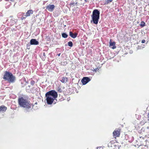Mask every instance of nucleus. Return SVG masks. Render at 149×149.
Instances as JSON below:
<instances>
[{"label":"nucleus","mask_w":149,"mask_h":149,"mask_svg":"<svg viewBox=\"0 0 149 149\" xmlns=\"http://www.w3.org/2000/svg\"><path fill=\"white\" fill-rule=\"evenodd\" d=\"M47 102L48 104H51L53 103L55 104L56 102V98L58 96L57 93L54 90H52L47 92L45 94Z\"/></svg>","instance_id":"1"},{"label":"nucleus","mask_w":149,"mask_h":149,"mask_svg":"<svg viewBox=\"0 0 149 149\" xmlns=\"http://www.w3.org/2000/svg\"><path fill=\"white\" fill-rule=\"evenodd\" d=\"M20 106L25 108L27 111L30 110L31 105L27 100L23 97L19 98L18 100Z\"/></svg>","instance_id":"2"},{"label":"nucleus","mask_w":149,"mask_h":149,"mask_svg":"<svg viewBox=\"0 0 149 149\" xmlns=\"http://www.w3.org/2000/svg\"><path fill=\"white\" fill-rule=\"evenodd\" d=\"M100 11L98 10L97 9L94 10L91 16L92 20L91 21V22H93L95 24H97L100 19Z\"/></svg>","instance_id":"3"},{"label":"nucleus","mask_w":149,"mask_h":149,"mask_svg":"<svg viewBox=\"0 0 149 149\" xmlns=\"http://www.w3.org/2000/svg\"><path fill=\"white\" fill-rule=\"evenodd\" d=\"M3 79L10 82L13 83L15 81V78L11 73L6 72L4 74Z\"/></svg>","instance_id":"4"},{"label":"nucleus","mask_w":149,"mask_h":149,"mask_svg":"<svg viewBox=\"0 0 149 149\" xmlns=\"http://www.w3.org/2000/svg\"><path fill=\"white\" fill-rule=\"evenodd\" d=\"M55 8V6L54 5L49 4L46 6V9L49 11L52 12L53 11Z\"/></svg>","instance_id":"5"},{"label":"nucleus","mask_w":149,"mask_h":149,"mask_svg":"<svg viewBox=\"0 0 149 149\" xmlns=\"http://www.w3.org/2000/svg\"><path fill=\"white\" fill-rule=\"evenodd\" d=\"M90 79L89 78L85 77L83 78L81 80V81L83 85H85L90 81Z\"/></svg>","instance_id":"6"},{"label":"nucleus","mask_w":149,"mask_h":149,"mask_svg":"<svg viewBox=\"0 0 149 149\" xmlns=\"http://www.w3.org/2000/svg\"><path fill=\"white\" fill-rule=\"evenodd\" d=\"M30 44L31 45H38L39 44V42L37 41L36 39H32L30 42Z\"/></svg>","instance_id":"7"},{"label":"nucleus","mask_w":149,"mask_h":149,"mask_svg":"<svg viewBox=\"0 0 149 149\" xmlns=\"http://www.w3.org/2000/svg\"><path fill=\"white\" fill-rule=\"evenodd\" d=\"M120 130L119 129L115 130L113 132V134L114 136H119L120 135Z\"/></svg>","instance_id":"8"},{"label":"nucleus","mask_w":149,"mask_h":149,"mask_svg":"<svg viewBox=\"0 0 149 149\" xmlns=\"http://www.w3.org/2000/svg\"><path fill=\"white\" fill-rule=\"evenodd\" d=\"M33 11L32 10H28L27 12L26 13V14L24 15L26 17H27L30 16L31 15L33 14Z\"/></svg>","instance_id":"9"},{"label":"nucleus","mask_w":149,"mask_h":149,"mask_svg":"<svg viewBox=\"0 0 149 149\" xmlns=\"http://www.w3.org/2000/svg\"><path fill=\"white\" fill-rule=\"evenodd\" d=\"M69 35L72 38H74L77 37V33H73L72 32L70 31L69 32Z\"/></svg>","instance_id":"10"},{"label":"nucleus","mask_w":149,"mask_h":149,"mask_svg":"<svg viewBox=\"0 0 149 149\" xmlns=\"http://www.w3.org/2000/svg\"><path fill=\"white\" fill-rule=\"evenodd\" d=\"M77 0H76L75 1H74V0H72L69 4L70 5V6H74L75 5H77L78 3Z\"/></svg>","instance_id":"11"},{"label":"nucleus","mask_w":149,"mask_h":149,"mask_svg":"<svg viewBox=\"0 0 149 149\" xmlns=\"http://www.w3.org/2000/svg\"><path fill=\"white\" fill-rule=\"evenodd\" d=\"M7 109V107L3 106L0 107V112H4Z\"/></svg>","instance_id":"12"},{"label":"nucleus","mask_w":149,"mask_h":149,"mask_svg":"<svg viewBox=\"0 0 149 149\" xmlns=\"http://www.w3.org/2000/svg\"><path fill=\"white\" fill-rule=\"evenodd\" d=\"M111 40H110L109 42V45L110 46H113V47H116L115 46L116 42H112L111 41Z\"/></svg>","instance_id":"13"},{"label":"nucleus","mask_w":149,"mask_h":149,"mask_svg":"<svg viewBox=\"0 0 149 149\" xmlns=\"http://www.w3.org/2000/svg\"><path fill=\"white\" fill-rule=\"evenodd\" d=\"M67 81V79L66 77H63L61 79V81L63 83H65Z\"/></svg>","instance_id":"14"},{"label":"nucleus","mask_w":149,"mask_h":149,"mask_svg":"<svg viewBox=\"0 0 149 149\" xmlns=\"http://www.w3.org/2000/svg\"><path fill=\"white\" fill-rule=\"evenodd\" d=\"M15 23V21L14 19H11L10 20V24L11 26L13 25Z\"/></svg>","instance_id":"15"},{"label":"nucleus","mask_w":149,"mask_h":149,"mask_svg":"<svg viewBox=\"0 0 149 149\" xmlns=\"http://www.w3.org/2000/svg\"><path fill=\"white\" fill-rule=\"evenodd\" d=\"M61 36L63 38H66L68 36V35L65 33H61Z\"/></svg>","instance_id":"16"},{"label":"nucleus","mask_w":149,"mask_h":149,"mask_svg":"<svg viewBox=\"0 0 149 149\" xmlns=\"http://www.w3.org/2000/svg\"><path fill=\"white\" fill-rule=\"evenodd\" d=\"M140 25L141 27H143L145 26V23L143 21H141Z\"/></svg>","instance_id":"17"},{"label":"nucleus","mask_w":149,"mask_h":149,"mask_svg":"<svg viewBox=\"0 0 149 149\" xmlns=\"http://www.w3.org/2000/svg\"><path fill=\"white\" fill-rule=\"evenodd\" d=\"M68 45L69 46V47H72V45H73V43L71 41H69L68 42Z\"/></svg>","instance_id":"18"},{"label":"nucleus","mask_w":149,"mask_h":149,"mask_svg":"<svg viewBox=\"0 0 149 149\" xmlns=\"http://www.w3.org/2000/svg\"><path fill=\"white\" fill-rule=\"evenodd\" d=\"M113 0H106L105 4H107L109 3L112 2Z\"/></svg>","instance_id":"19"},{"label":"nucleus","mask_w":149,"mask_h":149,"mask_svg":"<svg viewBox=\"0 0 149 149\" xmlns=\"http://www.w3.org/2000/svg\"><path fill=\"white\" fill-rule=\"evenodd\" d=\"M124 48V49L125 50V52H128V50L130 49L128 47H123Z\"/></svg>","instance_id":"20"},{"label":"nucleus","mask_w":149,"mask_h":149,"mask_svg":"<svg viewBox=\"0 0 149 149\" xmlns=\"http://www.w3.org/2000/svg\"><path fill=\"white\" fill-rule=\"evenodd\" d=\"M100 69V68H95V69H94L93 70V71H94L95 72H97V71H98Z\"/></svg>","instance_id":"21"},{"label":"nucleus","mask_w":149,"mask_h":149,"mask_svg":"<svg viewBox=\"0 0 149 149\" xmlns=\"http://www.w3.org/2000/svg\"><path fill=\"white\" fill-rule=\"evenodd\" d=\"M26 17L25 16V17H24V16H23H23H22L21 17V19L22 20H23L24 19H25Z\"/></svg>","instance_id":"22"},{"label":"nucleus","mask_w":149,"mask_h":149,"mask_svg":"<svg viewBox=\"0 0 149 149\" xmlns=\"http://www.w3.org/2000/svg\"><path fill=\"white\" fill-rule=\"evenodd\" d=\"M31 84L33 85L34 84V82L33 81H32L31 82Z\"/></svg>","instance_id":"23"},{"label":"nucleus","mask_w":149,"mask_h":149,"mask_svg":"<svg viewBox=\"0 0 149 149\" xmlns=\"http://www.w3.org/2000/svg\"><path fill=\"white\" fill-rule=\"evenodd\" d=\"M146 41L144 40H143L141 41V42L142 43H144Z\"/></svg>","instance_id":"24"},{"label":"nucleus","mask_w":149,"mask_h":149,"mask_svg":"<svg viewBox=\"0 0 149 149\" xmlns=\"http://www.w3.org/2000/svg\"><path fill=\"white\" fill-rule=\"evenodd\" d=\"M129 53H130V54H132V53H133V51L132 50H130V51H129Z\"/></svg>","instance_id":"25"},{"label":"nucleus","mask_w":149,"mask_h":149,"mask_svg":"<svg viewBox=\"0 0 149 149\" xmlns=\"http://www.w3.org/2000/svg\"><path fill=\"white\" fill-rule=\"evenodd\" d=\"M6 1H10L13 2L14 1V0H6Z\"/></svg>","instance_id":"26"},{"label":"nucleus","mask_w":149,"mask_h":149,"mask_svg":"<svg viewBox=\"0 0 149 149\" xmlns=\"http://www.w3.org/2000/svg\"><path fill=\"white\" fill-rule=\"evenodd\" d=\"M58 91H59V92H61V88H59L58 89Z\"/></svg>","instance_id":"27"},{"label":"nucleus","mask_w":149,"mask_h":149,"mask_svg":"<svg viewBox=\"0 0 149 149\" xmlns=\"http://www.w3.org/2000/svg\"><path fill=\"white\" fill-rule=\"evenodd\" d=\"M101 148V147H97V149H98V148H99V149H100V148Z\"/></svg>","instance_id":"28"},{"label":"nucleus","mask_w":149,"mask_h":149,"mask_svg":"<svg viewBox=\"0 0 149 149\" xmlns=\"http://www.w3.org/2000/svg\"><path fill=\"white\" fill-rule=\"evenodd\" d=\"M113 49H114L116 48V47H111Z\"/></svg>","instance_id":"29"},{"label":"nucleus","mask_w":149,"mask_h":149,"mask_svg":"<svg viewBox=\"0 0 149 149\" xmlns=\"http://www.w3.org/2000/svg\"><path fill=\"white\" fill-rule=\"evenodd\" d=\"M43 56H45V53H43Z\"/></svg>","instance_id":"30"},{"label":"nucleus","mask_w":149,"mask_h":149,"mask_svg":"<svg viewBox=\"0 0 149 149\" xmlns=\"http://www.w3.org/2000/svg\"><path fill=\"white\" fill-rule=\"evenodd\" d=\"M60 54H61L59 53V54H58V56H60Z\"/></svg>","instance_id":"31"},{"label":"nucleus","mask_w":149,"mask_h":149,"mask_svg":"<svg viewBox=\"0 0 149 149\" xmlns=\"http://www.w3.org/2000/svg\"><path fill=\"white\" fill-rule=\"evenodd\" d=\"M87 1H88V0H85V1L86 2H87Z\"/></svg>","instance_id":"32"},{"label":"nucleus","mask_w":149,"mask_h":149,"mask_svg":"<svg viewBox=\"0 0 149 149\" xmlns=\"http://www.w3.org/2000/svg\"><path fill=\"white\" fill-rule=\"evenodd\" d=\"M7 21H8V19H6V22H5V23H6V22H7Z\"/></svg>","instance_id":"33"},{"label":"nucleus","mask_w":149,"mask_h":149,"mask_svg":"<svg viewBox=\"0 0 149 149\" xmlns=\"http://www.w3.org/2000/svg\"><path fill=\"white\" fill-rule=\"evenodd\" d=\"M139 49V48H138V47H137V48H136V50H138Z\"/></svg>","instance_id":"34"},{"label":"nucleus","mask_w":149,"mask_h":149,"mask_svg":"<svg viewBox=\"0 0 149 149\" xmlns=\"http://www.w3.org/2000/svg\"><path fill=\"white\" fill-rule=\"evenodd\" d=\"M65 46H67V44H65Z\"/></svg>","instance_id":"35"}]
</instances>
